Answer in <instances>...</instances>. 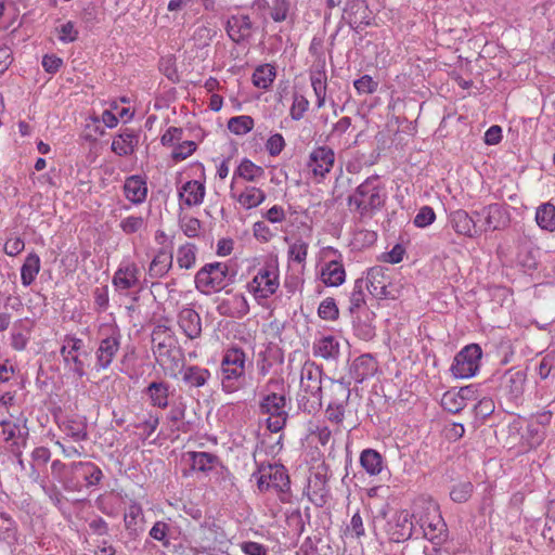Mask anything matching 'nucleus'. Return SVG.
Here are the masks:
<instances>
[{"label": "nucleus", "instance_id": "obj_40", "mask_svg": "<svg viewBox=\"0 0 555 555\" xmlns=\"http://www.w3.org/2000/svg\"><path fill=\"white\" fill-rule=\"evenodd\" d=\"M538 225L546 231L555 230V206L551 203H544L538 207L535 212Z\"/></svg>", "mask_w": 555, "mask_h": 555}, {"label": "nucleus", "instance_id": "obj_26", "mask_svg": "<svg viewBox=\"0 0 555 555\" xmlns=\"http://www.w3.org/2000/svg\"><path fill=\"white\" fill-rule=\"evenodd\" d=\"M179 196L189 207L199 205L205 196V185L197 180H190L183 184Z\"/></svg>", "mask_w": 555, "mask_h": 555}, {"label": "nucleus", "instance_id": "obj_2", "mask_svg": "<svg viewBox=\"0 0 555 555\" xmlns=\"http://www.w3.org/2000/svg\"><path fill=\"white\" fill-rule=\"evenodd\" d=\"M378 180V176L366 178L347 199L348 205H354L361 216L380 210L385 205V188Z\"/></svg>", "mask_w": 555, "mask_h": 555}, {"label": "nucleus", "instance_id": "obj_63", "mask_svg": "<svg viewBox=\"0 0 555 555\" xmlns=\"http://www.w3.org/2000/svg\"><path fill=\"white\" fill-rule=\"evenodd\" d=\"M436 219L434 209L429 206H423L414 218V225L417 228H425L430 225Z\"/></svg>", "mask_w": 555, "mask_h": 555}, {"label": "nucleus", "instance_id": "obj_64", "mask_svg": "<svg viewBox=\"0 0 555 555\" xmlns=\"http://www.w3.org/2000/svg\"><path fill=\"white\" fill-rule=\"evenodd\" d=\"M289 11V2L287 0H273L271 7V17L274 22L280 23L286 20Z\"/></svg>", "mask_w": 555, "mask_h": 555}, {"label": "nucleus", "instance_id": "obj_8", "mask_svg": "<svg viewBox=\"0 0 555 555\" xmlns=\"http://www.w3.org/2000/svg\"><path fill=\"white\" fill-rule=\"evenodd\" d=\"M196 541L203 551L216 550L227 542V534L214 516H206L196 531Z\"/></svg>", "mask_w": 555, "mask_h": 555}, {"label": "nucleus", "instance_id": "obj_15", "mask_svg": "<svg viewBox=\"0 0 555 555\" xmlns=\"http://www.w3.org/2000/svg\"><path fill=\"white\" fill-rule=\"evenodd\" d=\"M475 214L485 217V222L480 224L482 232L495 231L505 228L509 223L508 212L502 205L496 203L485 206L480 211H475Z\"/></svg>", "mask_w": 555, "mask_h": 555}, {"label": "nucleus", "instance_id": "obj_9", "mask_svg": "<svg viewBox=\"0 0 555 555\" xmlns=\"http://www.w3.org/2000/svg\"><path fill=\"white\" fill-rule=\"evenodd\" d=\"M384 530L391 542L401 543L409 540L414 532L413 515L406 509L396 512L386 521Z\"/></svg>", "mask_w": 555, "mask_h": 555}, {"label": "nucleus", "instance_id": "obj_19", "mask_svg": "<svg viewBox=\"0 0 555 555\" xmlns=\"http://www.w3.org/2000/svg\"><path fill=\"white\" fill-rule=\"evenodd\" d=\"M377 371V362L370 353H364L356 358L349 367L350 377L361 384L366 378L373 376Z\"/></svg>", "mask_w": 555, "mask_h": 555}, {"label": "nucleus", "instance_id": "obj_17", "mask_svg": "<svg viewBox=\"0 0 555 555\" xmlns=\"http://www.w3.org/2000/svg\"><path fill=\"white\" fill-rule=\"evenodd\" d=\"M125 529L131 540L138 539L144 531V513L142 506L131 501L124 513Z\"/></svg>", "mask_w": 555, "mask_h": 555}, {"label": "nucleus", "instance_id": "obj_30", "mask_svg": "<svg viewBox=\"0 0 555 555\" xmlns=\"http://www.w3.org/2000/svg\"><path fill=\"white\" fill-rule=\"evenodd\" d=\"M186 455L191 461V468L202 473L212 470L214 466L219 463V457L209 452L190 451Z\"/></svg>", "mask_w": 555, "mask_h": 555}, {"label": "nucleus", "instance_id": "obj_57", "mask_svg": "<svg viewBox=\"0 0 555 555\" xmlns=\"http://www.w3.org/2000/svg\"><path fill=\"white\" fill-rule=\"evenodd\" d=\"M196 143L194 141H184L175 146L171 157L176 162L184 160L196 151Z\"/></svg>", "mask_w": 555, "mask_h": 555}, {"label": "nucleus", "instance_id": "obj_14", "mask_svg": "<svg viewBox=\"0 0 555 555\" xmlns=\"http://www.w3.org/2000/svg\"><path fill=\"white\" fill-rule=\"evenodd\" d=\"M323 369L314 362L307 361L301 370V387L319 401L322 399Z\"/></svg>", "mask_w": 555, "mask_h": 555}, {"label": "nucleus", "instance_id": "obj_61", "mask_svg": "<svg viewBox=\"0 0 555 555\" xmlns=\"http://www.w3.org/2000/svg\"><path fill=\"white\" fill-rule=\"evenodd\" d=\"M348 403H339L330 401L326 409V417L330 422L341 424L345 417V409Z\"/></svg>", "mask_w": 555, "mask_h": 555}, {"label": "nucleus", "instance_id": "obj_37", "mask_svg": "<svg viewBox=\"0 0 555 555\" xmlns=\"http://www.w3.org/2000/svg\"><path fill=\"white\" fill-rule=\"evenodd\" d=\"M266 193L256 186H246L245 190L236 197V201L245 208L251 209L258 207L266 201Z\"/></svg>", "mask_w": 555, "mask_h": 555}, {"label": "nucleus", "instance_id": "obj_7", "mask_svg": "<svg viewBox=\"0 0 555 555\" xmlns=\"http://www.w3.org/2000/svg\"><path fill=\"white\" fill-rule=\"evenodd\" d=\"M482 349L478 344H469L454 357L451 372L456 378H469L476 375L480 367Z\"/></svg>", "mask_w": 555, "mask_h": 555}, {"label": "nucleus", "instance_id": "obj_62", "mask_svg": "<svg viewBox=\"0 0 555 555\" xmlns=\"http://www.w3.org/2000/svg\"><path fill=\"white\" fill-rule=\"evenodd\" d=\"M308 254V244L302 240H297L288 248V257L293 261L301 263L306 260Z\"/></svg>", "mask_w": 555, "mask_h": 555}, {"label": "nucleus", "instance_id": "obj_25", "mask_svg": "<svg viewBox=\"0 0 555 555\" xmlns=\"http://www.w3.org/2000/svg\"><path fill=\"white\" fill-rule=\"evenodd\" d=\"M124 193L126 198L131 203H143L147 195V185L145 179L139 175L128 177L124 184Z\"/></svg>", "mask_w": 555, "mask_h": 555}, {"label": "nucleus", "instance_id": "obj_1", "mask_svg": "<svg viewBox=\"0 0 555 555\" xmlns=\"http://www.w3.org/2000/svg\"><path fill=\"white\" fill-rule=\"evenodd\" d=\"M51 474L67 492H81L83 489L95 487L104 477L96 464L82 461L65 464L54 460L51 464Z\"/></svg>", "mask_w": 555, "mask_h": 555}, {"label": "nucleus", "instance_id": "obj_38", "mask_svg": "<svg viewBox=\"0 0 555 555\" xmlns=\"http://www.w3.org/2000/svg\"><path fill=\"white\" fill-rule=\"evenodd\" d=\"M264 176V169L256 164H254L250 159L244 158L236 170L234 171L233 179L240 177L246 181H257L258 179Z\"/></svg>", "mask_w": 555, "mask_h": 555}, {"label": "nucleus", "instance_id": "obj_34", "mask_svg": "<svg viewBox=\"0 0 555 555\" xmlns=\"http://www.w3.org/2000/svg\"><path fill=\"white\" fill-rule=\"evenodd\" d=\"M270 473L268 475L269 480L271 481V488L280 492H288L291 489L289 476L287 474V469L284 465L275 464L270 465Z\"/></svg>", "mask_w": 555, "mask_h": 555}, {"label": "nucleus", "instance_id": "obj_32", "mask_svg": "<svg viewBox=\"0 0 555 555\" xmlns=\"http://www.w3.org/2000/svg\"><path fill=\"white\" fill-rule=\"evenodd\" d=\"M360 464L369 475L375 476L383 469V456L374 449H365L360 454Z\"/></svg>", "mask_w": 555, "mask_h": 555}, {"label": "nucleus", "instance_id": "obj_13", "mask_svg": "<svg viewBox=\"0 0 555 555\" xmlns=\"http://www.w3.org/2000/svg\"><path fill=\"white\" fill-rule=\"evenodd\" d=\"M120 338L119 330L114 328L109 336L101 339L99 348L95 351V366L98 370H106L112 364L120 348Z\"/></svg>", "mask_w": 555, "mask_h": 555}, {"label": "nucleus", "instance_id": "obj_58", "mask_svg": "<svg viewBox=\"0 0 555 555\" xmlns=\"http://www.w3.org/2000/svg\"><path fill=\"white\" fill-rule=\"evenodd\" d=\"M528 444L531 448L539 447L545 439V430L533 423H529L526 429Z\"/></svg>", "mask_w": 555, "mask_h": 555}, {"label": "nucleus", "instance_id": "obj_33", "mask_svg": "<svg viewBox=\"0 0 555 555\" xmlns=\"http://www.w3.org/2000/svg\"><path fill=\"white\" fill-rule=\"evenodd\" d=\"M275 76V67L266 63L256 67L251 80L255 87L267 90L273 83Z\"/></svg>", "mask_w": 555, "mask_h": 555}, {"label": "nucleus", "instance_id": "obj_16", "mask_svg": "<svg viewBox=\"0 0 555 555\" xmlns=\"http://www.w3.org/2000/svg\"><path fill=\"white\" fill-rule=\"evenodd\" d=\"M452 228L457 234L467 237H477L482 233V227L478 225L474 216H470L464 209H457L449 216Z\"/></svg>", "mask_w": 555, "mask_h": 555}, {"label": "nucleus", "instance_id": "obj_27", "mask_svg": "<svg viewBox=\"0 0 555 555\" xmlns=\"http://www.w3.org/2000/svg\"><path fill=\"white\" fill-rule=\"evenodd\" d=\"M345 268L336 260L325 263L321 270V280L326 286H339L345 282Z\"/></svg>", "mask_w": 555, "mask_h": 555}, {"label": "nucleus", "instance_id": "obj_5", "mask_svg": "<svg viewBox=\"0 0 555 555\" xmlns=\"http://www.w3.org/2000/svg\"><path fill=\"white\" fill-rule=\"evenodd\" d=\"M229 267L224 262H211L202 267L195 275V287L202 294L223 289L228 283Z\"/></svg>", "mask_w": 555, "mask_h": 555}, {"label": "nucleus", "instance_id": "obj_53", "mask_svg": "<svg viewBox=\"0 0 555 555\" xmlns=\"http://www.w3.org/2000/svg\"><path fill=\"white\" fill-rule=\"evenodd\" d=\"M195 246L193 244H186L178 250V264L180 268L190 269L195 263Z\"/></svg>", "mask_w": 555, "mask_h": 555}, {"label": "nucleus", "instance_id": "obj_51", "mask_svg": "<svg viewBox=\"0 0 555 555\" xmlns=\"http://www.w3.org/2000/svg\"><path fill=\"white\" fill-rule=\"evenodd\" d=\"M85 354H74L67 358H63L65 366L78 378L86 376V360Z\"/></svg>", "mask_w": 555, "mask_h": 555}, {"label": "nucleus", "instance_id": "obj_50", "mask_svg": "<svg viewBox=\"0 0 555 555\" xmlns=\"http://www.w3.org/2000/svg\"><path fill=\"white\" fill-rule=\"evenodd\" d=\"M442 408L453 414L461 412L465 408L463 399L459 396L457 391L449 390L443 393L441 399Z\"/></svg>", "mask_w": 555, "mask_h": 555}, {"label": "nucleus", "instance_id": "obj_47", "mask_svg": "<svg viewBox=\"0 0 555 555\" xmlns=\"http://www.w3.org/2000/svg\"><path fill=\"white\" fill-rule=\"evenodd\" d=\"M332 386H331V393L333 402H339V403H348L350 399V388L349 383H346L344 378L335 380L330 378Z\"/></svg>", "mask_w": 555, "mask_h": 555}, {"label": "nucleus", "instance_id": "obj_28", "mask_svg": "<svg viewBox=\"0 0 555 555\" xmlns=\"http://www.w3.org/2000/svg\"><path fill=\"white\" fill-rule=\"evenodd\" d=\"M172 267V253L159 249L149 267V275L152 279L165 276Z\"/></svg>", "mask_w": 555, "mask_h": 555}, {"label": "nucleus", "instance_id": "obj_44", "mask_svg": "<svg viewBox=\"0 0 555 555\" xmlns=\"http://www.w3.org/2000/svg\"><path fill=\"white\" fill-rule=\"evenodd\" d=\"M254 128V119L247 115L231 117L228 121V129L236 134L244 135Z\"/></svg>", "mask_w": 555, "mask_h": 555}, {"label": "nucleus", "instance_id": "obj_12", "mask_svg": "<svg viewBox=\"0 0 555 555\" xmlns=\"http://www.w3.org/2000/svg\"><path fill=\"white\" fill-rule=\"evenodd\" d=\"M335 163V153L327 145H321L310 153L307 167L311 169L313 176L324 178L331 172Z\"/></svg>", "mask_w": 555, "mask_h": 555}, {"label": "nucleus", "instance_id": "obj_29", "mask_svg": "<svg viewBox=\"0 0 555 555\" xmlns=\"http://www.w3.org/2000/svg\"><path fill=\"white\" fill-rule=\"evenodd\" d=\"M424 537L429 540L433 544L440 545L447 538V525L442 517L438 515L436 520L428 522L427 525L422 524Z\"/></svg>", "mask_w": 555, "mask_h": 555}, {"label": "nucleus", "instance_id": "obj_48", "mask_svg": "<svg viewBox=\"0 0 555 555\" xmlns=\"http://www.w3.org/2000/svg\"><path fill=\"white\" fill-rule=\"evenodd\" d=\"M64 430L75 441H82L88 438L87 423L81 420L67 421L64 425Z\"/></svg>", "mask_w": 555, "mask_h": 555}, {"label": "nucleus", "instance_id": "obj_55", "mask_svg": "<svg viewBox=\"0 0 555 555\" xmlns=\"http://www.w3.org/2000/svg\"><path fill=\"white\" fill-rule=\"evenodd\" d=\"M495 410V403L492 398L490 397H483L481 398L478 403L474 405V413L476 418H479L480 421H485L487 417H489Z\"/></svg>", "mask_w": 555, "mask_h": 555}, {"label": "nucleus", "instance_id": "obj_60", "mask_svg": "<svg viewBox=\"0 0 555 555\" xmlns=\"http://www.w3.org/2000/svg\"><path fill=\"white\" fill-rule=\"evenodd\" d=\"M231 306L233 309V318L242 319L249 312V305L243 294H235L231 298Z\"/></svg>", "mask_w": 555, "mask_h": 555}, {"label": "nucleus", "instance_id": "obj_3", "mask_svg": "<svg viewBox=\"0 0 555 555\" xmlns=\"http://www.w3.org/2000/svg\"><path fill=\"white\" fill-rule=\"evenodd\" d=\"M527 374L522 370L508 369L503 373L495 372L487 380L489 388L499 400L517 402L524 395Z\"/></svg>", "mask_w": 555, "mask_h": 555}, {"label": "nucleus", "instance_id": "obj_10", "mask_svg": "<svg viewBox=\"0 0 555 555\" xmlns=\"http://www.w3.org/2000/svg\"><path fill=\"white\" fill-rule=\"evenodd\" d=\"M279 285L278 268L267 264L259 269L253 281L248 284V288L257 297L267 299L278 291Z\"/></svg>", "mask_w": 555, "mask_h": 555}, {"label": "nucleus", "instance_id": "obj_35", "mask_svg": "<svg viewBox=\"0 0 555 555\" xmlns=\"http://www.w3.org/2000/svg\"><path fill=\"white\" fill-rule=\"evenodd\" d=\"M60 354L62 358L67 359L74 354H85V358L90 356L89 351L86 350L85 341L72 334H66L64 336Z\"/></svg>", "mask_w": 555, "mask_h": 555}, {"label": "nucleus", "instance_id": "obj_49", "mask_svg": "<svg viewBox=\"0 0 555 555\" xmlns=\"http://www.w3.org/2000/svg\"><path fill=\"white\" fill-rule=\"evenodd\" d=\"M474 491V485L468 481H460L450 491V498L455 503H464L469 500Z\"/></svg>", "mask_w": 555, "mask_h": 555}, {"label": "nucleus", "instance_id": "obj_41", "mask_svg": "<svg viewBox=\"0 0 555 555\" xmlns=\"http://www.w3.org/2000/svg\"><path fill=\"white\" fill-rule=\"evenodd\" d=\"M0 517L3 519V524L0 526V541L5 542L12 547L17 543L16 522L5 513H1Z\"/></svg>", "mask_w": 555, "mask_h": 555}, {"label": "nucleus", "instance_id": "obj_39", "mask_svg": "<svg viewBox=\"0 0 555 555\" xmlns=\"http://www.w3.org/2000/svg\"><path fill=\"white\" fill-rule=\"evenodd\" d=\"M352 326L354 335L364 341H370L376 336L375 326L369 314L364 319L360 315L353 317Z\"/></svg>", "mask_w": 555, "mask_h": 555}, {"label": "nucleus", "instance_id": "obj_11", "mask_svg": "<svg viewBox=\"0 0 555 555\" xmlns=\"http://www.w3.org/2000/svg\"><path fill=\"white\" fill-rule=\"evenodd\" d=\"M343 20L357 33L372 24V12L365 0H349L343 13Z\"/></svg>", "mask_w": 555, "mask_h": 555}, {"label": "nucleus", "instance_id": "obj_36", "mask_svg": "<svg viewBox=\"0 0 555 555\" xmlns=\"http://www.w3.org/2000/svg\"><path fill=\"white\" fill-rule=\"evenodd\" d=\"M40 270V258L36 253H30L22 268H21V280L24 286H29L36 279Z\"/></svg>", "mask_w": 555, "mask_h": 555}, {"label": "nucleus", "instance_id": "obj_52", "mask_svg": "<svg viewBox=\"0 0 555 555\" xmlns=\"http://www.w3.org/2000/svg\"><path fill=\"white\" fill-rule=\"evenodd\" d=\"M318 315L326 321H335L338 319L339 310L334 298L327 297L320 304Z\"/></svg>", "mask_w": 555, "mask_h": 555}, {"label": "nucleus", "instance_id": "obj_45", "mask_svg": "<svg viewBox=\"0 0 555 555\" xmlns=\"http://www.w3.org/2000/svg\"><path fill=\"white\" fill-rule=\"evenodd\" d=\"M388 276L384 272L383 267H373L367 270L366 279L364 282L367 283V286L365 287L370 294L372 295V291L382 289L384 286L383 284L388 281Z\"/></svg>", "mask_w": 555, "mask_h": 555}, {"label": "nucleus", "instance_id": "obj_42", "mask_svg": "<svg viewBox=\"0 0 555 555\" xmlns=\"http://www.w3.org/2000/svg\"><path fill=\"white\" fill-rule=\"evenodd\" d=\"M367 286V283L364 282V279H357L353 285V289L350 294V305L349 312L354 314L361 307L365 305V294L364 289Z\"/></svg>", "mask_w": 555, "mask_h": 555}, {"label": "nucleus", "instance_id": "obj_31", "mask_svg": "<svg viewBox=\"0 0 555 555\" xmlns=\"http://www.w3.org/2000/svg\"><path fill=\"white\" fill-rule=\"evenodd\" d=\"M138 267L134 263L119 268L114 276L113 284L120 289H129L138 282Z\"/></svg>", "mask_w": 555, "mask_h": 555}, {"label": "nucleus", "instance_id": "obj_4", "mask_svg": "<svg viewBox=\"0 0 555 555\" xmlns=\"http://www.w3.org/2000/svg\"><path fill=\"white\" fill-rule=\"evenodd\" d=\"M246 354L242 348H229L221 360V386L227 393L240 390L245 384Z\"/></svg>", "mask_w": 555, "mask_h": 555}, {"label": "nucleus", "instance_id": "obj_43", "mask_svg": "<svg viewBox=\"0 0 555 555\" xmlns=\"http://www.w3.org/2000/svg\"><path fill=\"white\" fill-rule=\"evenodd\" d=\"M170 530L171 528L168 522L158 520L150 529L149 535L153 540L160 542L163 547L169 548L171 546Z\"/></svg>", "mask_w": 555, "mask_h": 555}, {"label": "nucleus", "instance_id": "obj_20", "mask_svg": "<svg viewBox=\"0 0 555 555\" xmlns=\"http://www.w3.org/2000/svg\"><path fill=\"white\" fill-rule=\"evenodd\" d=\"M178 324L185 336L196 339L202 334V320L199 314L192 308H183L178 314Z\"/></svg>", "mask_w": 555, "mask_h": 555}, {"label": "nucleus", "instance_id": "obj_56", "mask_svg": "<svg viewBox=\"0 0 555 555\" xmlns=\"http://www.w3.org/2000/svg\"><path fill=\"white\" fill-rule=\"evenodd\" d=\"M157 335H158V333L156 331H154L153 335H152V341H153L152 349H153L154 354L156 356V360L160 364H165V357L172 356L171 354L172 347H171V344L167 343L166 340L158 341L156 344Z\"/></svg>", "mask_w": 555, "mask_h": 555}, {"label": "nucleus", "instance_id": "obj_23", "mask_svg": "<svg viewBox=\"0 0 555 555\" xmlns=\"http://www.w3.org/2000/svg\"><path fill=\"white\" fill-rule=\"evenodd\" d=\"M312 351L314 357L326 361H337L340 356V344L332 335L323 336L313 343Z\"/></svg>", "mask_w": 555, "mask_h": 555}, {"label": "nucleus", "instance_id": "obj_18", "mask_svg": "<svg viewBox=\"0 0 555 555\" xmlns=\"http://www.w3.org/2000/svg\"><path fill=\"white\" fill-rule=\"evenodd\" d=\"M253 23L248 15H232L225 23V31L235 43H241L251 35Z\"/></svg>", "mask_w": 555, "mask_h": 555}, {"label": "nucleus", "instance_id": "obj_6", "mask_svg": "<svg viewBox=\"0 0 555 555\" xmlns=\"http://www.w3.org/2000/svg\"><path fill=\"white\" fill-rule=\"evenodd\" d=\"M286 397L276 392L266 395L259 403L261 414L270 415L267 418V428L271 433L282 430L287 422L288 413L285 410Z\"/></svg>", "mask_w": 555, "mask_h": 555}, {"label": "nucleus", "instance_id": "obj_46", "mask_svg": "<svg viewBox=\"0 0 555 555\" xmlns=\"http://www.w3.org/2000/svg\"><path fill=\"white\" fill-rule=\"evenodd\" d=\"M311 86L314 94L326 92L327 89V77L325 73V62L319 63L314 69L310 73Z\"/></svg>", "mask_w": 555, "mask_h": 555}, {"label": "nucleus", "instance_id": "obj_22", "mask_svg": "<svg viewBox=\"0 0 555 555\" xmlns=\"http://www.w3.org/2000/svg\"><path fill=\"white\" fill-rule=\"evenodd\" d=\"M180 374L182 382L189 388L204 387L211 377L210 371L199 365H182Z\"/></svg>", "mask_w": 555, "mask_h": 555}, {"label": "nucleus", "instance_id": "obj_24", "mask_svg": "<svg viewBox=\"0 0 555 555\" xmlns=\"http://www.w3.org/2000/svg\"><path fill=\"white\" fill-rule=\"evenodd\" d=\"M139 144V133L135 130L124 129L112 143V151L118 156L131 155Z\"/></svg>", "mask_w": 555, "mask_h": 555}, {"label": "nucleus", "instance_id": "obj_59", "mask_svg": "<svg viewBox=\"0 0 555 555\" xmlns=\"http://www.w3.org/2000/svg\"><path fill=\"white\" fill-rule=\"evenodd\" d=\"M309 108V101L302 94H295L291 107V117L293 120H300Z\"/></svg>", "mask_w": 555, "mask_h": 555}, {"label": "nucleus", "instance_id": "obj_21", "mask_svg": "<svg viewBox=\"0 0 555 555\" xmlns=\"http://www.w3.org/2000/svg\"><path fill=\"white\" fill-rule=\"evenodd\" d=\"M153 406L166 409L169 406L170 385L165 380H153L143 390Z\"/></svg>", "mask_w": 555, "mask_h": 555}, {"label": "nucleus", "instance_id": "obj_54", "mask_svg": "<svg viewBox=\"0 0 555 555\" xmlns=\"http://www.w3.org/2000/svg\"><path fill=\"white\" fill-rule=\"evenodd\" d=\"M145 225V219L141 216H129L124 218L120 223L119 228L125 234H134L142 230Z\"/></svg>", "mask_w": 555, "mask_h": 555}]
</instances>
